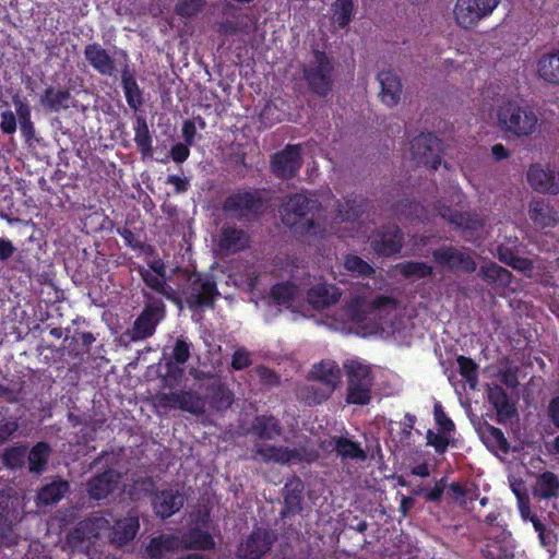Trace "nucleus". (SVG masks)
<instances>
[{
	"label": "nucleus",
	"instance_id": "423d86ee",
	"mask_svg": "<svg viewBox=\"0 0 559 559\" xmlns=\"http://www.w3.org/2000/svg\"><path fill=\"white\" fill-rule=\"evenodd\" d=\"M182 296L190 309L213 308L219 292L215 281L200 272L188 275Z\"/></svg>",
	"mask_w": 559,
	"mask_h": 559
},
{
	"label": "nucleus",
	"instance_id": "09e8293b",
	"mask_svg": "<svg viewBox=\"0 0 559 559\" xmlns=\"http://www.w3.org/2000/svg\"><path fill=\"white\" fill-rule=\"evenodd\" d=\"M459 372L468 386L474 390L478 383V365L469 357L460 355L456 358Z\"/></svg>",
	"mask_w": 559,
	"mask_h": 559
},
{
	"label": "nucleus",
	"instance_id": "6ab92c4d",
	"mask_svg": "<svg viewBox=\"0 0 559 559\" xmlns=\"http://www.w3.org/2000/svg\"><path fill=\"white\" fill-rule=\"evenodd\" d=\"M119 479L120 474L114 468H108L103 473L94 475L87 481L86 491L91 499H106L116 490Z\"/></svg>",
	"mask_w": 559,
	"mask_h": 559
},
{
	"label": "nucleus",
	"instance_id": "774afa93",
	"mask_svg": "<svg viewBox=\"0 0 559 559\" xmlns=\"http://www.w3.org/2000/svg\"><path fill=\"white\" fill-rule=\"evenodd\" d=\"M190 145L187 143H176L170 148V157L177 164H182L190 156Z\"/></svg>",
	"mask_w": 559,
	"mask_h": 559
},
{
	"label": "nucleus",
	"instance_id": "3c124183",
	"mask_svg": "<svg viewBox=\"0 0 559 559\" xmlns=\"http://www.w3.org/2000/svg\"><path fill=\"white\" fill-rule=\"evenodd\" d=\"M401 273L404 277L426 278L433 273V269L426 262L406 261L401 265Z\"/></svg>",
	"mask_w": 559,
	"mask_h": 559
},
{
	"label": "nucleus",
	"instance_id": "37998d69",
	"mask_svg": "<svg viewBox=\"0 0 559 559\" xmlns=\"http://www.w3.org/2000/svg\"><path fill=\"white\" fill-rule=\"evenodd\" d=\"M51 453L50 445L45 441H39L26 454L28 461V469L34 474H41L48 463Z\"/></svg>",
	"mask_w": 559,
	"mask_h": 559
},
{
	"label": "nucleus",
	"instance_id": "ddd939ff",
	"mask_svg": "<svg viewBox=\"0 0 559 559\" xmlns=\"http://www.w3.org/2000/svg\"><path fill=\"white\" fill-rule=\"evenodd\" d=\"M432 259L437 265L451 272L473 273L477 264L467 249H457L453 246H441L432 251Z\"/></svg>",
	"mask_w": 559,
	"mask_h": 559
},
{
	"label": "nucleus",
	"instance_id": "aec40b11",
	"mask_svg": "<svg viewBox=\"0 0 559 559\" xmlns=\"http://www.w3.org/2000/svg\"><path fill=\"white\" fill-rule=\"evenodd\" d=\"M309 378L320 384H326V391L321 395V400H328L341 381V369L333 360H322L312 367Z\"/></svg>",
	"mask_w": 559,
	"mask_h": 559
},
{
	"label": "nucleus",
	"instance_id": "e433bc0d",
	"mask_svg": "<svg viewBox=\"0 0 559 559\" xmlns=\"http://www.w3.org/2000/svg\"><path fill=\"white\" fill-rule=\"evenodd\" d=\"M70 484L62 478H55L44 485L37 492L38 504L51 506L59 502L69 491Z\"/></svg>",
	"mask_w": 559,
	"mask_h": 559
},
{
	"label": "nucleus",
	"instance_id": "bf43d9fd",
	"mask_svg": "<svg viewBox=\"0 0 559 559\" xmlns=\"http://www.w3.org/2000/svg\"><path fill=\"white\" fill-rule=\"evenodd\" d=\"M302 460V454L298 449H290L287 447H275L273 463L288 464L293 461L301 462Z\"/></svg>",
	"mask_w": 559,
	"mask_h": 559
},
{
	"label": "nucleus",
	"instance_id": "13d9d810",
	"mask_svg": "<svg viewBox=\"0 0 559 559\" xmlns=\"http://www.w3.org/2000/svg\"><path fill=\"white\" fill-rule=\"evenodd\" d=\"M481 556L485 559H512V551L499 542L487 544L481 549Z\"/></svg>",
	"mask_w": 559,
	"mask_h": 559
},
{
	"label": "nucleus",
	"instance_id": "a19ab883",
	"mask_svg": "<svg viewBox=\"0 0 559 559\" xmlns=\"http://www.w3.org/2000/svg\"><path fill=\"white\" fill-rule=\"evenodd\" d=\"M392 212L399 219L423 221L426 218L425 207L417 201L411 199H403L397 201L392 206Z\"/></svg>",
	"mask_w": 559,
	"mask_h": 559
},
{
	"label": "nucleus",
	"instance_id": "8fccbe9b",
	"mask_svg": "<svg viewBox=\"0 0 559 559\" xmlns=\"http://www.w3.org/2000/svg\"><path fill=\"white\" fill-rule=\"evenodd\" d=\"M354 11L353 0H335L332 4V20L341 27L346 26Z\"/></svg>",
	"mask_w": 559,
	"mask_h": 559
},
{
	"label": "nucleus",
	"instance_id": "f3484780",
	"mask_svg": "<svg viewBox=\"0 0 559 559\" xmlns=\"http://www.w3.org/2000/svg\"><path fill=\"white\" fill-rule=\"evenodd\" d=\"M527 182L537 192L558 194L559 173L550 168H544L539 164L530 166L526 174Z\"/></svg>",
	"mask_w": 559,
	"mask_h": 559
},
{
	"label": "nucleus",
	"instance_id": "4c0bfd02",
	"mask_svg": "<svg viewBox=\"0 0 559 559\" xmlns=\"http://www.w3.org/2000/svg\"><path fill=\"white\" fill-rule=\"evenodd\" d=\"M479 435L484 444L490 451H500L503 454L510 452V444L500 428L485 423L479 429Z\"/></svg>",
	"mask_w": 559,
	"mask_h": 559
},
{
	"label": "nucleus",
	"instance_id": "6e6552de",
	"mask_svg": "<svg viewBox=\"0 0 559 559\" xmlns=\"http://www.w3.org/2000/svg\"><path fill=\"white\" fill-rule=\"evenodd\" d=\"M501 0H456L453 7V20L463 31L474 29L480 21L489 17Z\"/></svg>",
	"mask_w": 559,
	"mask_h": 559
},
{
	"label": "nucleus",
	"instance_id": "412c9836",
	"mask_svg": "<svg viewBox=\"0 0 559 559\" xmlns=\"http://www.w3.org/2000/svg\"><path fill=\"white\" fill-rule=\"evenodd\" d=\"M250 245V236L236 225H227L221 229L218 249L226 254L243 251Z\"/></svg>",
	"mask_w": 559,
	"mask_h": 559
},
{
	"label": "nucleus",
	"instance_id": "a878e982",
	"mask_svg": "<svg viewBox=\"0 0 559 559\" xmlns=\"http://www.w3.org/2000/svg\"><path fill=\"white\" fill-rule=\"evenodd\" d=\"M180 548L191 550H213L215 540L213 536L200 527H190L179 537Z\"/></svg>",
	"mask_w": 559,
	"mask_h": 559
},
{
	"label": "nucleus",
	"instance_id": "b1692460",
	"mask_svg": "<svg viewBox=\"0 0 559 559\" xmlns=\"http://www.w3.org/2000/svg\"><path fill=\"white\" fill-rule=\"evenodd\" d=\"M440 216L447 219L451 225L464 230H478L484 227V219L474 212H460L450 206H442L439 211Z\"/></svg>",
	"mask_w": 559,
	"mask_h": 559
},
{
	"label": "nucleus",
	"instance_id": "dca6fc26",
	"mask_svg": "<svg viewBox=\"0 0 559 559\" xmlns=\"http://www.w3.org/2000/svg\"><path fill=\"white\" fill-rule=\"evenodd\" d=\"M185 502L186 496L174 487L157 490L152 496L153 511L162 520H166L179 512Z\"/></svg>",
	"mask_w": 559,
	"mask_h": 559
},
{
	"label": "nucleus",
	"instance_id": "393cba45",
	"mask_svg": "<svg viewBox=\"0 0 559 559\" xmlns=\"http://www.w3.org/2000/svg\"><path fill=\"white\" fill-rule=\"evenodd\" d=\"M537 75L547 84L559 85V49L543 53L536 64Z\"/></svg>",
	"mask_w": 559,
	"mask_h": 559
},
{
	"label": "nucleus",
	"instance_id": "bb28decb",
	"mask_svg": "<svg viewBox=\"0 0 559 559\" xmlns=\"http://www.w3.org/2000/svg\"><path fill=\"white\" fill-rule=\"evenodd\" d=\"M283 514H296L302 509L305 484L299 477H293L284 486Z\"/></svg>",
	"mask_w": 559,
	"mask_h": 559
},
{
	"label": "nucleus",
	"instance_id": "a18cd8bd",
	"mask_svg": "<svg viewBox=\"0 0 559 559\" xmlns=\"http://www.w3.org/2000/svg\"><path fill=\"white\" fill-rule=\"evenodd\" d=\"M484 280L490 284L508 286L512 281V273L495 262H488L480 269Z\"/></svg>",
	"mask_w": 559,
	"mask_h": 559
},
{
	"label": "nucleus",
	"instance_id": "f8f14e48",
	"mask_svg": "<svg viewBox=\"0 0 559 559\" xmlns=\"http://www.w3.org/2000/svg\"><path fill=\"white\" fill-rule=\"evenodd\" d=\"M302 162L301 145L287 144L282 151L272 155L270 165L276 178L290 180L298 175Z\"/></svg>",
	"mask_w": 559,
	"mask_h": 559
},
{
	"label": "nucleus",
	"instance_id": "5fc2aeb1",
	"mask_svg": "<svg viewBox=\"0 0 559 559\" xmlns=\"http://www.w3.org/2000/svg\"><path fill=\"white\" fill-rule=\"evenodd\" d=\"M344 267L359 276L370 277L374 274V269L356 254H347L345 257Z\"/></svg>",
	"mask_w": 559,
	"mask_h": 559
},
{
	"label": "nucleus",
	"instance_id": "69168bd1",
	"mask_svg": "<svg viewBox=\"0 0 559 559\" xmlns=\"http://www.w3.org/2000/svg\"><path fill=\"white\" fill-rule=\"evenodd\" d=\"M19 429L15 418H2L0 420V444L7 442Z\"/></svg>",
	"mask_w": 559,
	"mask_h": 559
},
{
	"label": "nucleus",
	"instance_id": "052dcab7",
	"mask_svg": "<svg viewBox=\"0 0 559 559\" xmlns=\"http://www.w3.org/2000/svg\"><path fill=\"white\" fill-rule=\"evenodd\" d=\"M445 433L442 431L437 433L430 429L426 433L427 444L433 447L438 454H444L450 444L449 437Z\"/></svg>",
	"mask_w": 559,
	"mask_h": 559
},
{
	"label": "nucleus",
	"instance_id": "4d7b16f0",
	"mask_svg": "<svg viewBox=\"0 0 559 559\" xmlns=\"http://www.w3.org/2000/svg\"><path fill=\"white\" fill-rule=\"evenodd\" d=\"M447 493L452 497V499L460 506L466 507L467 499L473 501L477 498L476 492L473 496H469V490L463 486L461 483L453 481L448 486Z\"/></svg>",
	"mask_w": 559,
	"mask_h": 559
},
{
	"label": "nucleus",
	"instance_id": "49530a36",
	"mask_svg": "<svg viewBox=\"0 0 559 559\" xmlns=\"http://www.w3.org/2000/svg\"><path fill=\"white\" fill-rule=\"evenodd\" d=\"M180 404L179 409L190 413L195 416H201L205 413V400L197 392L188 390H180Z\"/></svg>",
	"mask_w": 559,
	"mask_h": 559
},
{
	"label": "nucleus",
	"instance_id": "2eb2a0df",
	"mask_svg": "<svg viewBox=\"0 0 559 559\" xmlns=\"http://www.w3.org/2000/svg\"><path fill=\"white\" fill-rule=\"evenodd\" d=\"M275 540L276 536L273 532L264 528L253 530L249 536L240 543L237 549V556L239 559H261L271 550Z\"/></svg>",
	"mask_w": 559,
	"mask_h": 559
},
{
	"label": "nucleus",
	"instance_id": "0eeeda50",
	"mask_svg": "<svg viewBox=\"0 0 559 559\" xmlns=\"http://www.w3.org/2000/svg\"><path fill=\"white\" fill-rule=\"evenodd\" d=\"M347 377L346 402L355 405H367L371 401L373 374L369 366L358 361L344 365Z\"/></svg>",
	"mask_w": 559,
	"mask_h": 559
},
{
	"label": "nucleus",
	"instance_id": "f257e3e1",
	"mask_svg": "<svg viewBox=\"0 0 559 559\" xmlns=\"http://www.w3.org/2000/svg\"><path fill=\"white\" fill-rule=\"evenodd\" d=\"M110 528V542L117 546L131 542L139 528L140 521L136 515L129 514L118 519L110 527V521L102 515L88 516L71 528L66 537V545L72 552L84 554L92 557L95 554L94 545L100 534Z\"/></svg>",
	"mask_w": 559,
	"mask_h": 559
},
{
	"label": "nucleus",
	"instance_id": "f704fd0d",
	"mask_svg": "<svg viewBox=\"0 0 559 559\" xmlns=\"http://www.w3.org/2000/svg\"><path fill=\"white\" fill-rule=\"evenodd\" d=\"M205 404L216 411H223L230 407L234 402L233 392L221 382H213L206 388Z\"/></svg>",
	"mask_w": 559,
	"mask_h": 559
},
{
	"label": "nucleus",
	"instance_id": "de8ad7c7",
	"mask_svg": "<svg viewBox=\"0 0 559 559\" xmlns=\"http://www.w3.org/2000/svg\"><path fill=\"white\" fill-rule=\"evenodd\" d=\"M26 454L27 447L25 444L9 447L3 451L1 461L5 467L10 469H19L24 466Z\"/></svg>",
	"mask_w": 559,
	"mask_h": 559
},
{
	"label": "nucleus",
	"instance_id": "9b49d317",
	"mask_svg": "<svg viewBox=\"0 0 559 559\" xmlns=\"http://www.w3.org/2000/svg\"><path fill=\"white\" fill-rule=\"evenodd\" d=\"M118 66L121 79L120 84L124 94L126 102L130 109L136 114L144 105V92L136 81L135 69L130 64L129 56L127 52H120Z\"/></svg>",
	"mask_w": 559,
	"mask_h": 559
},
{
	"label": "nucleus",
	"instance_id": "cd10ccee",
	"mask_svg": "<svg viewBox=\"0 0 559 559\" xmlns=\"http://www.w3.org/2000/svg\"><path fill=\"white\" fill-rule=\"evenodd\" d=\"M532 493L538 500L557 498L559 496V476L550 471L540 473L532 487Z\"/></svg>",
	"mask_w": 559,
	"mask_h": 559
},
{
	"label": "nucleus",
	"instance_id": "1a4fd4ad",
	"mask_svg": "<svg viewBox=\"0 0 559 559\" xmlns=\"http://www.w3.org/2000/svg\"><path fill=\"white\" fill-rule=\"evenodd\" d=\"M411 154L417 165L437 170L442 160V141L432 132L420 133L411 141Z\"/></svg>",
	"mask_w": 559,
	"mask_h": 559
},
{
	"label": "nucleus",
	"instance_id": "864d4df0",
	"mask_svg": "<svg viewBox=\"0 0 559 559\" xmlns=\"http://www.w3.org/2000/svg\"><path fill=\"white\" fill-rule=\"evenodd\" d=\"M180 391L175 392H157L152 396V406L158 409H179L180 404Z\"/></svg>",
	"mask_w": 559,
	"mask_h": 559
},
{
	"label": "nucleus",
	"instance_id": "9d476101",
	"mask_svg": "<svg viewBox=\"0 0 559 559\" xmlns=\"http://www.w3.org/2000/svg\"><path fill=\"white\" fill-rule=\"evenodd\" d=\"M164 313L165 305L163 300L146 296L145 306L133 323L131 338L139 341L152 336Z\"/></svg>",
	"mask_w": 559,
	"mask_h": 559
},
{
	"label": "nucleus",
	"instance_id": "603ef678",
	"mask_svg": "<svg viewBox=\"0 0 559 559\" xmlns=\"http://www.w3.org/2000/svg\"><path fill=\"white\" fill-rule=\"evenodd\" d=\"M365 298L356 296L347 300L343 307L346 317L354 323H360L366 320Z\"/></svg>",
	"mask_w": 559,
	"mask_h": 559
},
{
	"label": "nucleus",
	"instance_id": "338daca9",
	"mask_svg": "<svg viewBox=\"0 0 559 559\" xmlns=\"http://www.w3.org/2000/svg\"><path fill=\"white\" fill-rule=\"evenodd\" d=\"M202 4V0H182L177 4L176 10L181 16H191L201 9Z\"/></svg>",
	"mask_w": 559,
	"mask_h": 559
},
{
	"label": "nucleus",
	"instance_id": "4468645a",
	"mask_svg": "<svg viewBox=\"0 0 559 559\" xmlns=\"http://www.w3.org/2000/svg\"><path fill=\"white\" fill-rule=\"evenodd\" d=\"M404 235L395 224L384 225L373 233L370 243L373 251L380 257H393L401 252Z\"/></svg>",
	"mask_w": 559,
	"mask_h": 559
},
{
	"label": "nucleus",
	"instance_id": "ea45409f",
	"mask_svg": "<svg viewBox=\"0 0 559 559\" xmlns=\"http://www.w3.org/2000/svg\"><path fill=\"white\" fill-rule=\"evenodd\" d=\"M191 356V344L183 338H177L173 348L171 359L166 362L167 376L175 379L181 378L183 370L174 365H185Z\"/></svg>",
	"mask_w": 559,
	"mask_h": 559
},
{
	"label": "nucleus",
	"instance_id": "e2e57ef3",
	"mask_svg": "<svg viewBox=\"0 0 559 559\" xmlns=\"http://www.w3.org/2000/svg\"><path fill=\"white\" fill-rule=\"evenodd\" d=\"M433 416L436 424L438 425L439 429L442 432H452L455 429V425L453 420L448 417V415L444 413L443 407L440 403H437L433 407Z\"/></svg>",
	"mask_w": 559,
	"mask_h": 559
},
{
	"label": "nucleus",
	"instance_id": "72a5a7b5",
	"mask_svg": "<svg viewBox=\"0 0 559 559\" xmlns=\"http://www.w3.org/2000/svg\"><path fill=\"white\" fill-rule=\"evenodd\" d=\"M487 396L489 403L496 409L499 420L510 419L514 416L515 408L502 386L498 384L489 386L487 390Z\"/></svg>",
	"mask_w": 559,
	"mask_h": 559
},
{
	"label": "nucleus",
	"instance_id": "58836bf2",
	"mask_svg": "<svg viewBox=\"0 0 559 559\" xmlns=\"http://www.w3.org/2000/svg\"><path fill=\"white\" fill-rule=\"evenodd\" d=\"M71 94L64 88L47 87L40 95V104L49 111L59 112L70 107Z\"/></svg>",
	"mask_w": 559,
	"mask_h": 559
},
{
	"label": "nucleus",
	"instance_id": "4be33fe9",
	"mask_svg": "<svg viewBox=\"0 0 559 559\" xmlns=\"http://www.w3.org/2000/svg\"><path fill=\"white\" fill-rule=\"evenodd\" d=\"M380 83V99L388 107L396 106L401 100L403 86L397 74L391 70L380 71L377 75Z\"/></svg>",
	"mask_w": 559,
	"mask_h": 559
},
{
	"label": "nucleus",
	"instance_id": "c756f323",
	"mask_svg": "<svg viewBox=\"0 0 559 559\" xmlns=\"http://www.w3.org/2000/svg\"><path fill=\"white\" fill-rule=\"evenodd\" d=\"M134 143L142 157L153 155V136L151 134L146 118L143 115L135 114L133 121Z\"/></svg>",
	"mask_w": 559,
	"mask_h": 559
},
{
	"label": "nucleus",
	"instance_id": "473e14b6",
	"mask_svg": "<svg viewBox=\"0 0 559 559\" xmlns=\"http://www.w3.org/2000/svg\"><path fill=\"white\" fill-rule=\"evenodd\" d=\"M180 548L179 537L174 534H160L151 538L146 554L151 559H163L166 554Z\"/></svg>",
	"mask_w": 559,
	"mask_h": 559
},
{
	"label": "nucleus",
	"instance_id": "2f4dec72",
	"mask_svg": "<svg viewBox=\"0 0 559 559\" xmlns=\"http://www.w3.org/2000/svg\"><path fill=\"white\" fill-rule=\"evenodd\" d=\"M333 451L342 460L366 461L367 453L358 441H354L344 436L332 437Z\"/></svg>",
	"mask_w": 559,
	"mask_h": 559
},
{
	"label": "nucleus",
	"instance_id": "39448f33",
	"mask_svg": "<svg viewBox=\"0 0 559 559\" xmlns=\"http://www.w3.org/2000/svg\"><path fill=\"white\" fill-rule=\"evenodd\" d=\"M312 57L313 59L302 68L304 79L313 94L326 97L333 87L334 64L326 52L314 46Z\"/></svg>",
	"mask_w": 559,
	"mask_h": 559
},
{
	"label": "nucleus",
	"instance_id": "6e6d98bb",
	"mask_svg": "<svg viewBox=\"0 0 559 559\" xmlns=\"http://www.w3.org/2000/svg\"><path fill=\"white\" fill-rule=\"evenodd\" d=\"M138 273L147 287L158 294L168 296L169 286L164 280L159 278L160 276L154 274L142 265L138 267Z\"/></svg>",
	"mask_w": 559,
	"mask_h": 559
},
{
	"label": "nucleus",
	"instance_id": "20e7f679",
	"mask_svg": "<svg viewBox=\"0 0 559 559\" xmlns=\"http://www.w3.org/2000/svg\"><path fill=\"white\" fill-rule=\"evenodd\" d=\"M265 207L263 194L254 188L236 189L222 203V211L240 223L258 219Z\"/></svg>",
	"mask_w": 559,
	"mask_h": 559
},
{
	"label": "nucleus",
	"instance_id": "680f3d73",
	"mask_svg": "<svg viewBox=\"0 0 559 559\" xmlns=\"http://www.w3.org/2000/svg\"><path fill=\"white\" fill-rule=\"evenodd\" d=\"M252 365L249 350L245 347H238L231 356V368L236 371L243 370Z\"/></svg>",
	"mask_w": 559,
	"mask_h": 559
},
{
	"label": "nucleus",
	"instance_id": "c03bdc74",
	"mask_svg": "<svg viewBox=\"0 0 559 559\" xmlns=\"http://www.w3.org/2000/svg\"><path fill=\"white\" fill-rule=\"evenodd\" d=\"M298 292L299 288L295 283L286 281L274 284L270 296L277 305L288 306L296 299Z\"/></svg>",
	"mask_w": 559,
	"mask_h": 559
},
{
	"label": "nucleus",
	"instance_id": "c85d7f7f",
	"mask_svg": "<svg viewBox=\"0 0 559 559\" xmlns=\"http://www.w3.org/2000/svg\"><path fill=\"white\" fill-rule=\"evenodd\" d=\"M528 215L538 228L552 227L558 223L556 212L543 199H533L528 204Z\"/></svg>",
	"mask_w": 559,
	"mask_h": 559
},
{
	"label": "nucleus",
	"instance_id": "a211bd4d",
	"mask_svg": "<svg viewBox=\"0 0 559 559\" xmlns=\"http://www.w3.org/2000/svg\"><path fill=\"white\" fill-rule=\"evenodd\" d=\"M85 59L92 68L104 76H115L119 71L116 67L120 55L115 59L99 44L87 45L84 49Z\"/></svg>",
	"mask_w": 559,
	"mask_h": 559
},
{
	"label": "nucleus",
	"instance_id": "5701e85b",
	"mask_svg": "<svg viewBox=\"0 0 559 559\" xmlns=\"http://www.w3.org/2000/svg\"><path fill=\"white\" fill-rule=\"evenodd\" d=\"M342 296L341 289L328 283H319L307 292V300L314 309H325L335 305Z\"/></svg>",
	"mask_w": 559,
	"mask_h": 559
},
{
	"label": "nucleus",
	"instance_id": "f03ea898",
	"mask_svg": "<svg viewBox=\"0 0 559 559\" xmlns=\"http://www.w3.org/2000/svg\"><path fill=\"white\" fill-rule=\"evenodd\" d=\"M278 212L282 223L297 237L321 238L325 231L318 222L322 212L321 202L304 192L285 197Z\"/></svg>",
	"mask_w": 559,
	"mask_h": 559
},
{
	"label": "nucleus",
	"instance_id": "0e129e2a",
	"mask_svg": "<svg viewBox=\"0 0 559 559\" xmlns=\"http://www.w3.org/2000/svg\"><path fill=\"white\" fill-rule=\"evenodd\" d=\"M0 130L4 134H13L16 131V117L15 114L11 109H5L0 114Z\"/></svg>",
	"mask_w": 559,
	"mask_h": 559
},
{
	"label": "nucleus",
	"instance_id": "7ed1b4c3",
	"mask_svg": "<svg viewBox=\"0 0 559 559\" xmlns=\"http://www.w3.org/2000/svg\"><path fill=\"white\" fill-rule=\"evenodd\" d=\"M496 114L500 130L514 138H528L540 126L536 110L525 102L503 100L498 106Z\"/></svg>",
	"mask_w": 559,
	"mask_h": 559
},
{
	"label": "nucleus",
	"instance_id": "79ce46f5",
	"mask_svg": "<svg viewBox=\"0 0 559 559\" xmlns=\"http://www.w3.org/2000/svg\"><path fill=\"white\" fill-rule=\"evenodd\" d=\"M12 103L15 107V112L20 121V130L25 140H31L35 135V127L32 121V110L25 99H22L20 95L12 97Z\"/></svg>",
	"mask_w": 559,
	"mask_h": 559
},
{
	"label": "nucleus",
	"instance_id": "c9c22d12",
	"mask_svg": "<svg viewBox=\"0 0 559 559\" xmlns=\"http://www.w3.org/2000/svg\"><path fill=\"white\" fill-rule=\"evenodd\" d=\"M366 209V199L352 194L344 202L336 201V216L344 222H354L360 217Z\"/></svg>",
	"mask_w": 559,
	"mask_h": 559
},
{
	"label": "nucleus",
	"instance_id": "7c9ffc66",
	"mask_svg": "<svg viewBox=\"0 0 559 559\" xmlns=\"http://www.w3.org/2000/svg\"><path fill=\"white\" fill-rule=\"evenodd\" d=\"M252 431L261 440H273L283 435V427L278 418L263 414L253 419Z\"/></svg>",
	"mask_w": 559,
	"mask_h": 559
}]
</instances>
